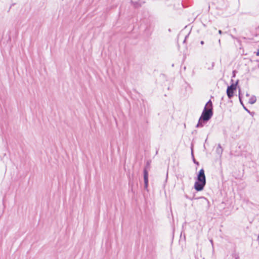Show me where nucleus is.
<instances>
[{
  "label": "nucleus",
  "instance_id": "1",
  "mask_svg": "<svg viewBox=\"0 0 259 259\" xmlns=\"http://www.w3.org/2000/svg\"><path fill=\"white\" fill-rule=\"evenodd\" d=\"M212 115L213 105L211 100H209L205 104L196 127L203 126L204 124L211 118Z\"/></svg>",
  "mask_w": 259,
  "mask_h": 259
},
{
  "label": "nucleus",
  "instance_id": "2",
  "mask_svg": "<svg viewBox=\"0 0 259 259\" xmlns=\"http://www.w3.org/2000/svg\"><path fill=\"white\" fill-rule=\"evenodd\" d=\"M238 81V80H237L235 83H232L230 86L228 87L226 92L227 96L229 99H231L233 97L234 92L236 89V86Z\"/></svg>",
  "mask_w": 259,
  "mask_h": 259
},
{
  "label": "nucleus",
  "instance_id": "3",
  "mask_svg": "<svg viewBox=\"0 0 259 259\" xmlns=\"http://www.w3.org/2000/svg\"><path fill=\"white\" fill-rule=\"evenodd\" d=\"M205 184L206 182L196 180L194 184V188L197 191H201L203 189Z\"/></svg>",
  "mask_w": 259,
  "mask_h": 259
},
{
  "label": "nucleus",
  "instance_id": "4",
  "mask_svg": "<svg viewBox=\"0 0 259 259\" xmlns=\"http://www.w3.org/2000/svg\"><path fill=\"white\" fill-rule=\"evenodd\" d=\"M199 181L206 182V178L204 174V170L203 168L201 169L197 177V180Z\"/></svg>",
  "mask_w": 259,
  "mask_h": 259
},
{
  "label": "nucleus",
  "instance_id": "5",
  "mask_svg": "<svg viewBox=\"0 0 259 259\" xmlns=\"http://www.w3.org/2000/svg\"><path fill=\"white\" fill-rule=\"evenodd\" d=\"M144 181L145 189H147L148 186V171L146 167L144 169Z\"/></svg>",
  "mask_w": 259,
  "mask_h": 259
},
{
  "label": "nucleus",
  "instance_id": "6",
  "mask_svg": "<svg viewBox=\"0 0 259 259\" xmlns=\"http://www.w3.org/2000/svg\"><path fill=\"white\" fill-rule=\"evenodd\" d=\"M256 98L255 96H252L249 100L248 103L250 104H253L255 103Z\"/></svg>",
  "mask_w": 259,
  "mask_h": 259
},
{
  "label": "nucleus",
  "instance_id": "7",
  "mask_svg": "<svg viewBox=\"0 0 259 259\" xmlns=\"http://www.w3.org/2000/svg\"><path fill=\"white\" fill-rule=\"evenodd\" d=\"M131 3L133 4L134 7H138L140 6L139 3L135 1L134 0H131Z\"/></svg>",
  "mask_w": 259,
  "mask_h": 259
},
{
  "label": "nucleus",
  "instance_id": "8",
  "mask_svg": "<svg viewBox=\"0 0 259 259\" xmlns=\"http://www.w3.org/2000/svg\"><path fill=\"white\" fill-rule=\"evenodd\" d=\"M192 157H193V162L194 163L196 164L197 165H198L199 164V162L198 161H197L194 157V156H193V151H192Z\"/></svg>",
  "mask_w": 259,
  "mask_h": 259
},
{
  "label": "nucleus",
  "instance_id": "9",
  "mask_svg": "<svg viewBox=\"0 0 259 259\" xmlns=\"http://www.w3.org/2000/svg\"><path fill=\"white\" fill-rule=\"evenodd\" d=\"M239 100H240V103H241V104H242V105H243V103H242V101H241V97H240V95H239Z\"/></svg>",
  "mask_w": 259,
  "mask_h": 259
},
{
  "label": "nucleus",
  "instance_id": "10",
  "mask_svg": "<svg viewBox=\"0 0 259 259\" xmlns=\"http://www.w3.org/2000/svg\"><path fill=\"white\" fill-rule=\"evenodd\" d=\"M243 108H244V109L245 110H246L247 111L249 112V111L248 110V109H247V108H246V107H245L243 105Z\"/></svg>",
  "mask_w": 259,
  "mask_h": 259
},
{
  "label": "nucleus",
  "instance_id": "11",
  "mask_svg": "<svg viewBox=\"0 0 259 259\" xmlns=\"http://www.w3.org/2000/svg\"><path fill=\"white\" fill-rule=\"evenodd\" d=\"M219 34H221L222 33V30H219Z\"/></svg>",
  "mask_w": 259,
  "mask_h": 259
},
{
  "label": "nucleus",
  "instance_id": "12",
  "mask_svg": "<svg viewBox=\"0 0 259 259\" xmlns=\"http://www.w3.org/2000/svg\"><path fill=\"white\" fill-rule=\"evenodd\" d=\"M150 164V162L149 161H147V166H148Z\"/></svg>",
  "mask_w": 259,
  "mask_h": 259
},
{
  "label": "nucleus",
  "instance_id": "13",
  "mask_svg": "<svg viewBox=\"0 0 259 259\" xmlns=\"http://www.w3.org/2000/svg\"><path fill=\"white\" fill-rule=\"evenodd\" d=\"M182 190H184V189H185V187H184V184H183V186H182Z\"/></svg>",
  "mask_w": 259,
  "mask_h": 259
},
{
  "label": "nucleus",
  "instance_id": "14",
  "mask_svg": "<svg viewBox=\"0 0 259 259\" xmlns=\"http://www.w3.org/2000/svg\"><path fill=\"white\" fill-rule=\"evenodd\" d=\"M233 77H235V71H233Z\"/></svg>",
  "mask_w": 259,
  "mask_h": 259
},
{
  "label": "nucleus",
  "instance_id": "15",
  "mask_svg": "<svg viewBox=\"0 0 259 259\" xmlns=\"http://www.w3.org/2000/svg\"><path fill=\"white\" fill-rule=\"evenodd\" d=\"M200 44H201V45H203V44H204V41H202H202H200Z\"/></svg>",
  "mask_w": 259,
  "mask_h": 259
},
{
  "label": "nucleus",
  "instance_id": "16",
  "mask_svg": "<svg viewBox=\"0 0 259 259\" xmlns=\"http://www.w3.org/2000/svg\"><path fill=\"white\" fill-rule=\"evenodd\" d=\"M256 55L258 56L259 55V51H258L256 53Z\"/></svg>",
  "mask_w": 259,
  "mask_h": 259
},
{
  "label": "nucleus",
  "instance_id": "17",
  "mask_svg": "<svg viewBox=\"0 0 259 259\" xmlns=\"http://www.w3.org/2000/svg\"><path fill=\"white\" fill-rule=\"evenodd\" d=\"M235 259H239V257L238 256H237L235 257Z\"/></svg>",
  "mask_w": 259,
  "mask_h": 259
},
{
  "label": "nucleus",
  "instance_id": "18",
  "mask_svg": "<svg viewBox=\"0 0 259 259\" xmlns=\"http://www.w3.org/2000/svg\"><path fill=\"white\" fill-rule=\"evenodd\" d=\"M246 95V96H247V97H248V96H249V95L248 93H247Z\"/></svg>",
  "mask_w": 259,
  "mask_h": 259
},
{
  "label": "nucleus",
  "instance_id": "19",
  "mask_svg": "<svg viewBox=\"0 0 259 259\" xmlns=\"http://www.w3.org/2000/svg\"><path fill=\"white\" fill-rule=\"evenodd\" d=\"M218 147H219V148H221V145H219Z\"/></svg>",
  "mask_w": 259,
  "mask_h": 259
}]
</instances>
